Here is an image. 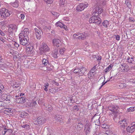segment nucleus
<instances>
[{"mask_svg":"<svg viewBox=\"0 0 135 135\" xmlns=\"http://www.w3.org/2000/svg\"><path fill=\"white\" fill-rule=\"evenodd\" d=\"M79 36L78 37V39L81 40L85 39L86 37L88 36V35L85 32L82 33H79Z\"/></svg>","mask_w":135,"mask_h":135,"instance_id":"15","label":"nucleus"},{"mask_svg":"<svg viewBox=\"0 0 135 135\" xmlns=\"http://www.w3.org/2000/svg\"><path fill=\"white\" fill-rule=\"evenodd\" d=\"M90 124L89 123H86L85 126L84 130L87 134L89 133L90 131Z\"/></svg>","mask_w":135,"mask_h":135,"instance_id":"19","label":"nucleus"},{"mask_svg":"<svg viewBox=\"0 0 135 135\" xmlns=\"http://www.w3.org/2000/svg\"><path fill=\"white\" fill-rule=\"evenodd\" d=\"M86 71V69L85 67H81L79 68V70H78V75L79 76H81L83 75Z\"/></svg>","mask_w":135,"mask_h":135,"instance_id":"16","label":"nucleus"},{"mask_svg":"<svg viewBox=\"0 0 135 135\" xmlns=\"http://www.w3.org/2000/svg\"><path fill=\"white\" fill-rule=\"evenodd\" d=\"M0 14L2 18H5L10 16V13L8 10L4 8H2L0 11Z\"/></svg>","mask_w":135,"mask_h":135,"instance_id":"6","label":"nucleus"},{"mask_svg":"<svg viewBox=\"0 0 135 135\" xmlns=\"http://www.w3.org/2000/svg\"><path fill=\"white\" fill-rule=\"evenodd\" d=\"M42 64L45 65H46L49 63L48 60L46 59H43L42 60Z\"/></svg>","mask_w":135,"mask_h":135,"instance_id":"29","label":"nucleus"},{"mask_svg":"<svg viewBox=\"0 0 135 135\" xmlns=\"http://www.w3.org/2000/svg\"><path fill=\"white\" fill-rule=\"evenodd\" d=\"M78 70H79V68H76L74 70V72L78 74Z\"/></svg>","mask_w":135,"mask_h":135,"instance_id":"45","label":"nucleus"},{"mask_svg":"<svg viewBox=\"0 0 135 135\" xmlns=\"http://www.w3.org/2000/svg\"><path fill=\"white\" fill-rule=\"evenodd\" d=\"M127 61L129 63H132V62L134 60L133 58H130L129 57L127 59Z\"/></svg>","mask_w":135,"mask_h":135,"instance_id":"37","label":"nucleus"},{"mask_svg":"<svg viewBox=\"0 0 135 135\" xmlns=\"http://www.w3.org/2000/svg\"><path fill=\"white\" fill-rule=\"evenodd\" d=\"M52 131H51V132H49L47 135H54V134L52 133Z\"/></svg>","mask_w":135,"mask_h":135,"instance_id":"58","label":"nucleus"},{"mask_svg":"<svg viewBox=\"0 0 135 135\" xmlns=\"http://www.w3.org/2000/svg\"><path fill=\"white\" fill-rule=\"evenodd\" d=\"M82 78L83 79V80L85 81L86 82H88L89 80V77H87L85 76H83Z\"/></svg>","mask_w":135,"mask_h":135,"instance_id":"34","label":"nucleus"},{"mask_svg":"<svg viewBox=\"0 0 135 135\" xmlns=\"http://www.w3.org/2000/svg\"><path fill=\"white\" fill-rule=\"evenodd\" d=\"M84 126V125L81 122H80L78 123V124L77 126V128L79 130H80L81 128H83Z\"/></svg>","mask_w":135,"mask_h":135,"instance_id":"25","label":"nucleus"},{"mask_svg":"<svg viewBox=\"0 0 135 135\" xmlns=\"http://www.w3.org/2000/svg\"><path fill=\"white\" fill-rule=\"evenodd\" d=\"M52 42L54 46L58 47L60 45L61 41L59 39H58L54 38Z\"/></svg>","mask_w":135,"mask_h":135,"instance_id":"14","label":"nucleus"},{"mask_svg":"<svg viewBox=\"0 0 135 135\" xmlns=\"http://www.w3.org/2000/svg\"><path fill=\"white\" fill-rule=\"evenodd\" d=\"M108 21L107 20L104 21L103 22V25L106 27H107L108 25Z\"/></svg>","mask_w":135,"mask_h":135,"instance_id":"31","label":"nucleus"},{"mask_svg":"<svg viewBox=\"0 0 135 135\" xmlns=\"http://www.w3.org/2000/svg\"><path fill=\"white\" fill-rule=\"evenodd\" d=\"M112 66L111 65H110L108 67H107L105 69L104 71L105 73H107L109 70H110L112 68Z\"/></svg>","mask_w":135,"mask_h":135,"instance_id":"35","label":"nucleus"},{"mask_svg":"<svg viewBox=\"0 0 135 135\" xmlns=\"http://www.w3.org/2000/svg\"><path fill=\"white\" fill-rule=\"evenodd\" d=\"M49 84L48 83H46L44 86L45 88H44V90L47 91L48 90L47 88L49 86Z\"/></svg>","mask_w":135,"mask_h":135,"instance_id":"36","label":"nucleus"},{"mask_svg":"<svg viewBox=\"0 0 135 135\" xmlns=\"http://www.w3.org/2000/svg\"><path fill=\"white\" fill-rule=\"evenodd\" d=\"M42 46L40 48L42 52H41V54H43L42 52H44L49 51L50 50V49L49 48L47 45L44 42H43L42 44Z\"/></svg>","mask_w":135,"mask_h":135,"instance_id":"7","label":"nucleus"},{"mask_svg":"<svg viewBox=\"0 0 135 135\" xmlns=\"http://www.w3.org/2000/svg\"><path fill=\"white\" fill-rule=\"evenodd\" d=\"M115 37L116 40L117 41H119L120 40V36L118 35H114Z\"/></svg>","mask_w":135,"mask_h":135,"instance_id":"43","label":"nucleus"},{"mask_svg":"<svg viewBox=\"0 0 135 135\" xmlns=\"http://www.w3.org/2000/svg\"><path fill=\"white\" fill-rule=\"evenodd\" d=\"M45 2H46L48 4L51 3L53 2L52 0H44Z\"/></svg>","mask_w":135,"mask_h":135,"instance_id":"46","label":"nucleus"},{"mask_svg":"<svg viewBox=\"0 0 135 135\" xmlns=\"http://www.w3.org/2000/svg\"><path fill=\"white\" fill-rule=\"evenodd\" d=\"M27 47L28 49H29V51L33 49V47L32 46L31 47V46L30 47H29L28 45L27 46Z\"/></svg>","mask_w":135,"mask_h":135,"instance_id":"55","label":"nucleus"},{"mask_svg":"<svg viewBox=\"0 0 135 135\" xmlns=\"http://www.w3.org/2000/svg\"><path fill=\"white\" fill-rule=\"evenodd\" d=\"M52 83L53 84H54L55 85L58 86L59 85V84L58 83L56 82L55 80H52Z\"/></svg>","mask_w":135,"mask_h":135,"instance_id":"47","label":"nucleus"},{"mask_svg":"<svg viewBox=\"0 0 135 135\" xmlns=\"http://www.w3.org/2000/svg\"><path fill=\"white\" fill-rule=\"evenodd\" d=\"M97 59L98 60H100L101 59V56H98L97 57Z\"/></svg>","mask_w":135,"mask_h":135,"instance_id":"61","label":"nucleus"},{"mask_svg":"<svg viewBox=\"0 0 135 135\" xmlns=\"http://www.w3.org/2000/svg\"><path fill=\"white\" fill-rule=\"evenodd\" d=\"M119 123L121 125L120 126V128H125L126 127L128 126V123H127L126 120L125 119L122 120L119 122Z\"/></svg>","mask_w":135,"mask_h":135,"instance_id":"10","label":"nucleus"},{"mask_svg":"<svg viewBox=\"0 0 135 135\" xmlns=\"http://www.w3.org/2000/svg\"><path fill=\"white\" fill-rule=\"evenodd\" d=\"M125 3L129 8H131V5L130 1L128 0H126Z\"/></svg>","mask_w":135,"mask_h":135,"instance_id":"28","label":"nucleus"},{"mask_svg":"<svg viewBox=\"0 0 135 135\" xmlns=\"http://www.w3.org/2000/svg\"><path fill=\"white\" fill-rule=\"evenodd\" d=\"M45 122V119L41 116L37 117L34 119L33 122L35 124L41 126Z\"/></svg>","mask_w":135,"mask_h":135,"instance_id":"4","label":"nucleus"},{"mask_svg":"<svg viewBox=\"0 0 135 135\" xmlns=\"http://www.w3.org/2000/svg\"><path fill=\"white\" fill-rule=\"evenodd\" d=\"M28 114L25 112H23L21 113L20 114V116L21 117L24 118L28 115Z\"/></svg>","mask_w":135,"mask_h":135,"instance_id":"32","label":"nucleus"},{"mask_svg":"<svg viewBox=\"0 0 135 135\" xmlns=\"http://www.w3.org/2000/svg\"><path fill=\"white\" fill-rule=\"evenodd\" d=\"M65 3V0H59V4L60 6L64 5Z\"/></svg>","mask_w":135,"mask_h":135,"instance_id":"40","label":"nucleus"},{"mask_svg":"<svg viewBox=\"0 0 135 135\" xmlns=\"http://www.w3.org/2000/svg\"><path fill=\"white\" fill-rule=\"evenodd\" d=\"M0 40L3 42H4L5 41L1 37H0Z\"/></svg>","mask_w":135,"mask_h":135,"instance_id":"60","label":"nucleus"},{"mask_svg":"<svg viewBox=\"0 0 135 135\" xmlns=\"http://www.w3.org/2000/svg\"><path fill=\"white\" fill-rule=\"evenodd\" d=\"M53 66H52L50 67H47V70L49 71H51L53 68Z\"/></svg>","mask_w":135,"mask_h":135,"instance_id":"51","label":"nucleus"},{"mask_svg":"<svg viewBox=\"0 0 135 135\" xmlns=\"http://www.w3.org/2000/svg\"><path fill=\"white\" fill-rule=\"evenodd\" d=\"M33 111V110L32 109H28V112L30 113H32Z\"/></svg>","mask_w":135,"mask_h":135,"instance_id":"56","label":"nucleus"},{"mask_svg":"<svg viewBox=\"0 0 135 135\" xmlns=\"http://www.w3.org/2000/svg\"><path fill=\"white\" fill-rule=\"evenodd\" d=\"M93 16L89 19V21L90 23H95L96 24H100L102 20L98 16V15L93 14Z\"/></svg>","mask_w":135,"mask_h":135,"instance_id":"3","label":"nucleus"},{"mask_svg":"<svg viewBox=\"0 0 135 135\" xmlns=\"http://www.w3.org/2000/svg\"><path fill=\"white\" fill-rule=\"evenodd\" d=\"M121 68L122 71L123 72L127 71L129 70V66L126 64H123L121 65Z\"/></svg>","mask_w":135,"mask_h":135,"instance_id":"18","label":"nucleus"},{"mask_svg":"<svg viewBox=\"0 0 135 135\" xmlns=\"http://www.w3.org/2000/svg\"><path fill=\"white\" fill-rule=\"evenodd\" d=\"M127 86V85L125 83L121 84L119 85V87L118 88H123L124 87H126Z\"/></svg>","mask_w":135,"mask_h":135,"instance_id":"33","label":"nucleus"},{"mask_svg":"<svg viewBox=\"0 0 135 135\" xmlns=\"http://www.w3.org/2000/svg\"><path fill=\"white\" fill-rule=\"evenodd\" d=\"M96 68V66H94L92 69H93L94 70H95V69Z\"/></svg>","mask_w":135,"mask_h":135,"instance_id":"62","label":"nucleus"},{"mask_svg":"<svg viewBox=\"0 0 135 135\" xmlns=\"http://www.w3.org/2000/svg\"><path fill=\"white\" fill-rule=\"evenodd\" d=\"M95 70H94L93 69H91V70L90 72V74H91V73H92V74H93V73H94V72H95Z\"/></svg>","mask_w":135,"mask_h":135,"instance_id":"57","label":"nucleus"},{"mask_svg":"<svg viewBox=\"0 0 135 135\" xmlns=\"http://www.w3.org/2000/svg\"><path fill=\"white\" fill-rule=\"evenodd\" d=\"M73 108L74 110L76 111L78 110L79 109V108H78L77 106H74Z\"/></svg>","mask_w":135,"mask_h":135,"instance_id":"49","label":"nucleus"},{"mask_svg":"<svg viewBox=\"0 0 135 135\" xmlns=\"http://www.w3.org/2000/svg\"><path fill=\"white\" fill-rule=\"evenodd\" d=\"M53 53V56L55 58H57L59 55V54L58 53V50L57 49H55Z\"/></svg>","mask_w":135,"mask_h":135,"instance_id":"24","label":"nucleus"},{"mask_svg":"<svg viewBox=\"0 0 135 135\" xmlns=\"http://www.w3.org/2000/svg\"><path fill=\"white\" fill-rule=\"evenodd\" d=\"M100 117L99 115H95L92 118L93 119H94V121H99V119Z\"/></svg>","mask_w":135,"mask_h":135,"instance_id":"27","label":"nucleus"},{"mask_svg":"<svg viewBox=\"0 0 135 135\" xmlns=\"http://www.w3.org/2000/svg\"><path fill=\"white\" fill-rule=\"evenodd\" d=\"M65 50V48H63L62 49H60L59 50V52L60 54L61 55H63L64 54V51Z\"/></svg>","mask_w":135,"mask_h":135,"instance_id":"39","label":"nucleus"},{"mask_svg":"<svg viewBox=\"0 0 135 135\" xmlns=\"http://www.w3.org/2000/svg\"><path fill=\"white\" fill-rule=\"evenodd\" d=\"M35 30L37 38V39H40L41 37V31L36 28H35Z\"/></svg>","mask_w":135,"mask_h":135,"instance_id":"17","label":"nucleus"},{"mask_svg":"<svg viewBox=\"0 0 135 135\" xmlns=\"http://www.w3.org/2000/svg\"><path fill=\"white\" fill-rule=\"evenodd\" d=\"M0 97H1V98L3 100L10 101L11 96L9 95H7L6 94H2Z\"/></svg>","mask_w":135,"mask_h":135,"instance_id":"12","label":"nucleus"},{"mask_svg":"<svg viewBox=\"0 0 135 135\" xmlns=\"http://www.w3.org/2000/svg\"><path fill=\"white\" fill-rule=\"evenodd\" d=\"M108 108L111 111V112H110V114L114 117L113 119L114 120L118 115L119 109L118 106L116 105H112L109 107Z\"/></svg>","mask_w":135,"mask_h":135,"instance_id":"2","label":"nucleus"},{"mask_svg":"<svg viewBox=\"0 0 135 135\" xmlns=\"http://www.w3.org/2000/svg\"><path fill=\"white\" fill-rule=\"evenodd\" d=\"M0 34L2 36H4L5 35L4 33L2 31V32H1L0 33Z\"/></svg>","mask_w":135,"mask_h":135,"instance_id":"59","label":"nucleus"},{"mask_svg":"<svg viewBox=\"0 0 135 135\" xmlns=\"http://www.w3.org/2000/svg\"><path fill=\"white\" fill-rule=\"evenodd\" d=\"M45 109L46 110L49 112H51L53 110V108L52 106L51 105H49L48 106L46 107Z\"/></svg>","mask_w":135,"mask_h":135,"instance_id":"26","label":"nucleus"},{"mask_svg":"<svg viewBox=\"0 0 135 135\" xmlns=\"http://www.w3.org/2000/svg\"><path fill=\"white\" fill-rule=\"evenodd\" d=\"M129 21L130 22H134L135 21L134 18H133L130 17L129 18Z\"/></svg>","mask_w":135,"mask_h":135,"instance_id":"54","label":"nucleus"},{"mask_svg":"<svg viewBox=\"0 0 135 135\" xmlns=\"http://www.w3.org/2000/svg\"><path fill=\"white\" fill-rule=\"evenodd\" d=\"M87 3H80L78 5L76 8V10L78 11H81L88 6Z\"/></svg>","mask_w":135,"mask_h":135,"instance_id":"8","label":"nucleus"},{"mask_svg":"<svg viewBox=\"0 0 135 135\" xmlns=\"http://www.w3.org/2000/svg\"><path fill=\"white\" fill-rule=\"evenodd\" d=\"M108 81H106L105 83H104V82H103L102 83V85H101L99 88V89H100L101 88H102V87Z\"/></svg>","mask_w":135,"mask_h":135,"instance_id":"52","label":"nucleus"},{"mask_svg":"<svg viewBox=\"0 0 135 135\" xmlns=\"http://www.w3.org/2000/svg\"><path fill=\"white\" fill-rule=\"evenodd\" d=\"M20 44L24 46L26 45L28 43V38L24 37L22 33H20L19 36Z\"/></svg>","mask_w":135,"mask_h":135,"instance_id":"5","label":"nucleus"},{"mask_svg":"<svg viewBox=\"0 0 135 135\" xmlns=\"http://www.w3.org/2000/svg\"><path fill=\"white\" fill-rule=\"evenodd\" d=\"M36 104V103L35 101L27 100V102H26V104L27 107L31 108L35 106Z\"/></svg>","mask_w":135,"mask_h":135,"instance_id":"11","label":"nucleus"},{"mask_svg":"<svg viewBox=\"0 0 135 135\" xmlns=\"http://www.w3.org/2000/svg\"><path fill=\"white\" fill-rule=\"evenodd\" d=\"M48 29H49V30H50L51 29V26H49L48 27Z\"/></svg>","mask_w":135,"mask_h":135,"instance_id":"64","label":"nucleus"},{"mask_svg":"<svg viewBox=\"0 0 135 135\" xmlns=\"http://www.w3.org/2000/svg\"><path fill=\"white\" fill-rule=\"evenodd\" d=\"M16 101L18 103H23L27 101V100H26L25 98L23 97H22L20 98H19L17 99Z\"/></svg>","mask_w":135,"mask_h":135,"instance_id":"22","label":"nucleus"},{"mask_svg":"<svg viewBox=\"0 0 135 135\" xmlns=\"http://www.w3.org/2000/svg\"><path fill=\"white\" fill-rule=\"evenodd\" d=\"M14 45L17 48H18L19 46V45L17 42H15Z\"/></svg>","mask_w":135,"mask_h":135,"instance_id":"53","label":"nucleus"},{"mask_svg":"<svg viewBox=\"0 0 135 135\" xmlns=\"http://www.w3.org/2000/svg\"><path fill=\"white\" fill-rule=\"evenodd\" d=\"M21 126L23 128H26V129H28L30 128V126L29 125L26 124H21Z\"/></svg>","mask_w":135,"mask_h":135,"instance_id":"41","label":"nucleus"},{"mask_svg":"<svg viewBox=\"0 0 135 135\" xmlns=\"http://www.w3.org/2000/svg\"><path fill=\"white\" fill-rule=\"evenodd\" d=\"M17 29V26L15 25H9L8 30L12 32L13 31H16Z\"/></svg>","mask_w":135,"mask_h":135,"instance_id":"20","label":"nucleus"},{"mask_svg":"<svg viewBox=\"0 0 135 135\" xmlns=\"http://www.w3.org/2000/svg\"><path fill=\"white\" fill-rule=\"evenodd\" d=\"M12 5L15 7H18V4L17 1V0H16L14 3H12Z\"/></svg>","mask_w":135,"mask_h":135,"instance_id":"30","label":"nucleus"},{"mask_svg":"<svg viewBox=\"0 0 135 135\" xmlns=\"http://www.w3.org/2000/svg\"><path fill=\"white\" fill-rule=\"evenodd\" d=\"M113 78V79H114V77H113V76H111V77L110 78V79H109L108 80V81H110V79H112V78Z\"/></svg>","mask_w":135,"mask_h":135,"instance_id":"63","label":"nucleus"},{"mask_svg":"<svg viewBox=\"0 0 135 135\" xmlns=\"http://www.w3.org/2000/svg\"><path fill=\"white\" fill-rule=\"evenodd\" d=\"M28 30V29L27 28H25L23 30V31H22L20 33H22L24 37L27 38L28 37L27 36L29 33Z\"/></svg>","mask_w":135,"mask_h":135,"instance_id":"21","label":"nucleus"},{"mask_svg":"<svg viewBox=\"0 0 135 135\" xmlns=\"http://www.w3.org/2000/svg\"><path fill=\"white\" fill-rule=\"evenodd\" d=\"M127 132L131 133H132L135 131V122H133L131 127H128L127 128Z\"/></svg>","mask_w":135,"mask_h":135,"instance_id":"13","label":"nucleus"},{"mask_svg":"<svg viewBox=\"0 0 135 135\" xmlns=\"http://www.w3.org/2000/svg\"><path fill=\"white\" fill-rule=\"evenodd\" d=\"M55 25L57 27L59 26L61 28H65L66 26L64 25L60 21L56 23Z\"/></svg>","mask_w":135,"mask_h":135,"instance_id":"23","label":"nucleus"},{"mask_svg":"<svg viewBox=\"0 0 135 135\" xmlns=\"http://www.w3.org/2000/svg\"><path fill=\"white\" fill-rule=\"evenodd\" d=\"M25 17L24 15L23 14H21L19 16V17L22 20L24 19Z\"/></svg>","mask_w":135,"mask_h":135,"instance_id":"48","label":"nucleus"},{"mask_svg":"<svg viewBox=\"0 0 135 135\" xmlns=\"http://www.w3.org/2000/svg\"><path fill=\"white\" fill-rule=\"evenodd\" d=\"M51 13L53 15L55 16H58L59 14L55 12H51Z\"/></svg>","mask_w":135,"mask_h":135,"instance_id":"50","label":"nucleus"},{"mask_svg":"<svg viewBox=\"0 0 135 135\" xmlns=\"http://www.w3.org/2000/svg\"><path fill=\"white\" fill-rule=\"evenodd\" d=\"M79 32L77 33H74L73 35V37L75 38H76L78 39V37L79 36Z\"/></svg>","mask_w":135,"mask_h":135,"instance_id":"38","label":"nucleus"},{"mask_svg":"<svg viewBox=\"0 0 135 135\" xmlns=\"http://www.w3.org/2000/svg\"><path fill=\"white\" fill-rule=\"evenodd\" d=\"M62 116L61 115L57 114L54 116V122L57 124L60 123L61 120Z\"/></svg>","mask_w":135,"mask_h":135,"instance_id":"9","label":"nucleus"},{"mask_svg":"<svg viewBox=\"0 0 135 135\" xmlns=\"http://www.w3.org/2000/svg\"><path fill=\"white\" fill-rule=\"evenodd\" d=\"M8 130H9V129H6L5 127V128H4L3 132H2L3 135H5L6 132H7Z\"/></svg>","mask_w":135,"mask_h":135,"instance_id":"44","label":"nucleus"},{"mask_svg":"<svg viewBox=\"0 0 135 135\" xmlns=\"http://www.w3.org/2000/svg\"><path fill=\"white\" fill-rule=\"evenodd\" d=\"M127 111L128 112H133V107H131L129 108H128L127 109Z\"/></svg>","mask_w":135,"mask_h":135,"instance_id":"42","label":"nucleus"},{"mask_svg":"<svg viewBox=\"0 0 135 135\" xmlns=\"http://www.w3.org/2000/svg\"><path fill=\"white\" fill-rule=\"evenodd\" d=\"M97 1L96 6L93 11V15L94 14L98 16L102 12L103 9L101 6L105 4V2L104 0H97Z\"/></svg>","mask_w":135,"mask_h":135,"instance_id":"1","label":"nucleus"}]
</instances>
